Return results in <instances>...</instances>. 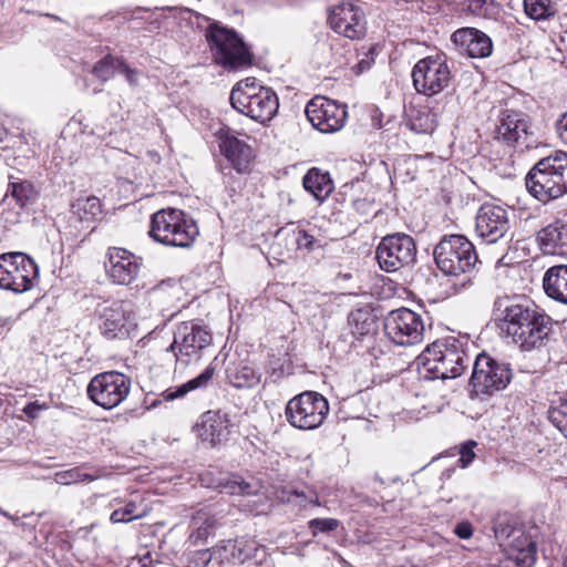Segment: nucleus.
I'll return each mask as SVG.
<instances>
[{"label": "nucleus", "mask_w": 567, "mask_h": 567, "mask_svg": "<svg viewBox=\"0 0 567 567\" xmlns=\"http://www.w3.org/2000/svg\"><path fill=\"white\" fill-rule=\"evenodd\" d=\"M501 329L523 350L544 344L553 328L551 318L527 300L498 299L495 302Z\"/></svg>", "instance_id": "1"}, {"label": "nucleus", "mask_w": 567, "mask_h": 567, "mask_svg": "<svg viewBox=\"0 0 567 567\" xmlns=\"http://www.w3.org/2000/svg\"><path fill=\"white\" fill-rule=\"evenodd\" d=\"M467 350L468 338L464 336H449L436 340L417 355V371L426 380L458 378L471 364Z\"/></svg>", "instance_id": "2"}, {"label": "nucleus", "mask_w": 567, "mask_h": 567, "mask_svg": "<svg viewBox=\"0 0 567 567\" xmlns=\"http://www.w3.org/2000/svg\"><path fill=\"white\" fill-rule=\"evenodd\" d=\"M528 193L542 203L567 194V153L557 151L540 158L525 178Z\"/></svg>", "instance_id": "3"}, {"label": "nucleus", "mask_w": 567, "mask_h": 567, "mask_svg": "<svg viewBox=\"0 0 567 567\" xmlns=\"http://www.w3.org/2000/svg\"><path fill=\"white\" fill-rule=\"evenodd\" d=\"M229 101L237 112L261 124L272 120L279 107L276 92L259 84L255 78L237 82L230 92Z\"/></svg>", "instance_id": "4"}, {"label": "nucleus", "mask_w": 567, "mask_h": 567, "mask_svg": "<svg viewBox=\"0 0 567 567\" xmlns=\"http://www.w3.org/2000/svg\"><path fill=\"white\" fill-rule=\"evenodd\" d=\"M148 234L152 239L165 246L186 248L194 243L198 228L184 212L168 208L152 215Z\"/></svg>", "instance_id": "5"}, {"label": "nucleus", "mask_w": 567, "mask_h": 567, "mask_svg": "<svg viewBox=\"0 0 567 567\" xmlns=\"http://www.w3.org/2000/svg\"><path fill=\"white\" fill-rule=\"evenodd\" d=\"M513 378L511 364L482 352L476 355L468 388L472 399H487L507 388Z\"/></svg>", "instance_id": "6"}, {"label": "nucleus", "mask_w": 567, "mask_h": 567, "mask_svg": "<svg viewBox=\"0 0 567 567\" xmlns=\"http://www.w3.org/2000/svg\"><path fill=\"white\" fill-rule=\"evenodd\" d=\"M213 334L207 326L184 321L176 326L173 342L166 348L175 358V370L198 362L203 352L212 344Z\"/></svg>", "instance_id": "7"}, {"label": "nucleus", "mask_w": 567, "mask_h": 567, "mask_svg": "<svg viewBox=\"0 0 567 567\" xmlns=\"http://www.w3.org/2000/svg\"><path fill=\"white\" fill-rule=\"evenodd\" d=\"M434 260L449 276H460L473 269L478 261L474 245L463 235H445L436 244Z\"/></svg>", "instance_id": "8"}, {"label": "nucleus", "mask_w": 567, "mask_h": 567, "mask_svg": "<svg viewBox=\"0 0 567 567\" xmlns=\"http://www.w3.org/2000/svg\"><path fill=\"white\" fill-rule=\"evenodd\" d=\"M206 39L214 61L226 70H237L251 64V54L243 39L231 29L210 24Z\"/></svg>", "instance_id": "9"}, {"label": "nucleus", "mask_w": 567, "mask_h": 567, "mask_svg": "<svg viewBox=\"0 0 567 567\" xmlns=\"http://www.w3.org/2000/svg\"><path fill=\"white\" fill-rule=\"evenodd\" d=\"M329 411V402L321 393L303 391L287 402L285 417L292 427L311 431L323 424Z\"/></svg>", "instance_id": "10"}, {"label": "nucleus", "mask_w": 567, "mask_h": 567, "mask_svg": "<svg viewBox=\"0 0 567 567\" xmlns=\"http://www.w3.org/2000/svg\"><path fill=\"white\" fill-rule=\"evenodd\" d=\"M411 76L415 91L425 96H434L443 92L451 86L454 78L444 53L419 60L412 69Z\"/></svg>", "instance_id": "11"}, {"label": "nucleus", "mask_w": 567, "mask_h": 567, "mask_svg": "<svg viewBox=\"0 0 567 567\" xmlns=\"http://www.w3.org/2000/svg\"><path fill=\"white\" fill-rule=\"evenodd\" d=\"M39 278V267L24 252L0 255V287L16 293L25 292L34 287Z\"/></svg>", "instance_id": "12"}, {"label": "nucleus", "mask_w": 567, "mask_h": 567, "mask_svg": "<svg viewBox=\"0 0 567 567\" xmlns=\"http://www.w3.org/2000/svg\"><path fill=\"white\" fill-rule=\"evenodd\" d=\"M131 378L118 371L96 374L87 384L89 399L96 405L112 410L118 406L130 394Z\"/></svg>", "instance_id": "13"}, {"label": "nucleus", "mask_w": 567, "mask_h": 567, "mask_svg": "<svg viewBox=\"0 0 567 567\" xmlns=\"http://www.w3.org/2000/svg\"><path fill=\"white\" fill-rule=\"evenodd\" d=\"M383 329L391 342L402 347L419 344L425 332L422 316L405 307L390 311L383 320Z\"/></svg>", "instance_id": "14"}, {"label": "nucleus", "mask_w": 567, "mask_h": 567, "mask_svg": "<svg viewBox=\"0 0 567 567\" xmlns=\"http://www.w3.org/2000/svg\"><path fill=\"white\" fill-rule=\"evenodd\" d=\"M96 313L100 332L107 340L128 337L135 326V309L130 300L103 301L99 303Z\"/></svg>", "instance_id": "15"}, {"label": "nucleus", "mask_w": 567, "mask_h": 567, "mask_svg": "<svg viewBox=\"0 0 567 567\" xmlns=\"http://www.w3.org/2000/svg\"><path fill=\"white\" fill-rule=\"evenodd\" d=\"M416 251V244L410 235L395 233L381 239L377 247L375 258L383 271L395 272L413 265Z\"/></svg>", "instance_id": "16"}, {"label": "nucleus", "mask_w": 567, "mask_h": 567, "mask_svg": "<svg viewBox=\"0 0 567 567\" xmlns=\"http://www.w3.org/2000/svg\"><path fill=\"white\" fill-rule=\"evenodd\" d=\"M305 113L311 125L324 134L340 131L348 116L346 105L324 96L312 97L307 103Z\"/></svg>", "instance_id": "17"}, {"label": "nucleus", "mask_w": 567, "mask_h": 567, "mask_svg": "<svg viewBox=\"0 0 567 567\" xmlns=\"http://www.w3.org/2000/svg\"><path fill=\"white\" fill-rule=\"evenodd\" d=\"M475 231L486 244H495L506 238L511 241L513 234L508 212L497 205H482L476 214Z\"/></svg>", "instance_id": "18"}, {"label": "nucleus", "mask_w": 567, "mask_h": 567, "mask_svg": "<svg viewBox=\"0 0 567 567\" xmlns=\"http://www.w3.org/2000/svg\"><path fill=\"white\" fill-rule=\"evenodd\" d=\"M106 272L116 285H131L138 277L143 258L125 248L111 247L107 250Z\"/></svg>", "instance_id": "19"}, {"label": "nucleus", "mask_w": 567, "mask_h": 567, "mask_svg": "<svg viewBox=\"0 0 567 567\" xmlns=\"http://www.w3.org/2000/svg\"><path fill=\"white\" fill-rule=\"evenodd\" d=\"M262 547L256 539L248 536L236 537L235 539L223 540L209 549V558L240 565L252 559Z\"/></svg>", "instance_id": "20"}, {"label": "nucleus", "mask_w": 567, "mask_h": 567, "mask_svg": "<svg viewBox=\"0 0 567 567\" xmlns=\"http://www.w3.org/2000/svg\"><path fill=\"white\" fill-rule=\"evenodd\" d=\"M528 116L515 110H504L498 115V124L495 130V137L508 145H520L527 147L529 134Z\"/></svg>", "instance_id": "21"}, {"label": "nucleus", "mask_w": 567, "mask_h": 567, "mask_svg": "<svg viewBox=\"0 0 567 567\" xmlns=\"http://www.w3.org/2000/svg\"><path fill=\"white\" fill-rule=\"evenodd\" d=\"M328 22L333 31L351 40L360 39L365 32L363 12L351 3L333 7Z\"/></svg>", "instance_id": "22"}, {"label": "nucleus", "mask_w": 567, "mask_h": 567, "mask_svg": "<svg viewBox=\"0 0 567 567\" xmlns=\"http://www.w3.org/2000/svg\"><path fill=\"white\" fill-rule=\"evenodd\" d=\"M219 140L220 152L230 166L239 174L249 172L254 158L251 147L229 132L221 134Z\"/></svg>", "instance_id": "23"}, {"label": "nucleus", "mask_w": 567, "mask_h": 567, "mask_svg": "<svg viewBox=\"0 0 567 567\" xmlns=\"http://www.w3.org/2000/svg\"><path fill=\"white\" fill-rule=\"evenodd\" d=\"M536 239L544 255L567 256V221L556 218L537 233Z\"/></svg>", "instance_id": "24"}, {"label": "nucleus", "mask_w": 567, "mask_h": 567, "mask_svg": "<svg viewBox=\"0 0 567 567\" xmlns=\"http://www.w3.org/2000/svg\"><path fill=\"white\" fill-rule=\"evenodd\" d=\"M452 41L471 58H486L493 50L489 37L473 28L456 30L452 34Z\"/></svg>", "instance_id": "25"}, {"label": "nucleus", "mask_w": 567, "mask_h": 567, "mask_svg": "<svg viewBox=\"0 0 567 567\" xmlns=\"http://www.w3.org/2000/svg\"><path fill=\"white\" fill-rule=\"evenodd\" d=\"M197 427L200 439L213 445L227 441L230 434L228 416L220 411L205 412Z\"/></svg>", "instance_id": "26"}, {"label": "nucleus", "mask_w": 567, "mask_h": 567, "mask_svg": "<svg viewBox=\"0 0 567 567\" xmlns=\"http://www.w3.org/2000/svg\"><path fill=\"white\" fill-rule=\"evenodd\" d=\"M216 526V515L209 507L196 511L190 517L192 533L189 535V540L194 545L206 543L208 537L214 534Z\"/></svg>", "instance_id": "27"}, {"label": "nucleus", "mask_w": 567, "mask_h": 567, "mask_svg": "<svg viewBox=\"0 0 567 567\" xmlns=\"http://www.w3.org/2000/svg\"><path fill=\"white\" fill-rule=\"evenodd\" d=\"M543 286L548 297L567 305V266L550 267L544 276Z\"/></svg>", "instance_id": "28"}, {"label": "nucleus", "mask_w": 567, "mask_h": 567, "mask_svg": "<svg viewBox=\"0 0 567 567\" xmlns=\"http://www.w3.org/2000/svg\"><path fill=\"white\" fill-rule=\"evenodd\" d=\"M348 323L355 338L372 337L379 329L378 318L369 308H358L351 311Z\"/></svg>", "instance_id": "29"}, {"label": "nucleus", "mask_w": 567, "mask_h": 567, "mask_svg": "<svg viewBox=\"0 0 567 567\" xmlns=\"http://www.w3.org/2000/svg\"><path fill=\"white\" fill-rule=\"evenodd\" d=\"M303 187L313 195L317 200H324L333 190V182L328 172L312 167L302 179Z\"/></svg>", "instance_id": "30"}, {"label": "nucleus", "mask_w": 567, "mask_h": 567, "mask_svg": "<svg viewBox=\"0 0 567 567\" xmlns=\"http://www.w3.org/2000/svg\"><path fill=\"white\" fill-rule=\"evenodd\" d=\"M227 378L235 388L250 389L260 383L261 372L250 363L239 362L231 368H227Z\"/></svg>", "instance_id": "31"}, {"label": "nucleus", "mask_w": 567, "mask_h": 567, "mask_svg": "<svg viewBox=\"0 0 567 567\" xmlns=\"http://www.w3.org/2000/svg\"><path fill=\"white\" fill-rule=\"evenodd\" d=\"M39 194L32 183L28 181H13L10 177L3 200L9 205L13 200L20 208H24L34 204Z\"/></svg>", "instance_id": "32"}, {"label": "nucleus", "mask_w": 567, "mask_h": 567, "mask_svg": "<svg viewBox=\"0 0 567 567\" xmlns=\"http://www.w3.org/2000/svg\"><path fill=\"white\" fill-rule=\"evenodd\" d=\"M215 374V368L209 364L199 375L187 381L184 384L176 386L175 389L169 388L166 389L162 395L165 401H173L175 399L182 398L186 395L188 392L206 388L208 383L212 381Z\"/></svg>", "instance_id": "33"}, {"label": "nucleus", "mask_w": 567, "mask_h": 567, "mask_svg": "<svg viewBox=\"0 0 567 567\" xmlns=\"http://www.w3.org/2000/svg\"><path fill=\"white\" fill-rule=\"evenodd\" d=\"M71 212L81 221H92L101 214L102 205L96 196H89L73 202Z\"/></svg>", "instance_id": "34"}, {"label": "nucleus", "mask_w": 567, "mask_h": 567, "mask_svg": "<svg viewBox=\"0 0 567 567\" xmlns=\"http://www.w3.org/2000/svg\"><path fill=\"white\" fill-rule=\"evenodd\" d=\"M408 125L415 133L431 134L437 126L436 115L429 109L415 110L411 113Z\"/></svg>", "instance_id": "35"}, {"label": "nucleus", "mask_w": 567, "mask_h": 567, "mask_svg": "<svg viewBox=\"0 0 567 567\" xmlns=\"http://www.w3.org/2000/svg\"><path fill=\"white\" fill-rule=\"evenodd\" d=\"M221 493L230 494V495H255L257 494L259 487L257 484H251L243 480L240 476H231L218 484Z\"/></svg>", "instance_id": "36"}, {"label": "nucleus", "mask_w": 567, "mask_h": 567, "mask_svg": "<svg viewBox=\"0 0 567 567\" xmlns=\"http://www.w3.org/2000/svg\"><path fill=\"white\" fill-rule=\"evenodd\" d=\"M120 65V58L106 54L93 65L91 72L102 83H105L114 76L115 72L118 71Z\"/></svg>", "instance_id": "37"}, {"label": "nucleus", "mask_w": 567, "mask_h": 567, "mask_svg": "<svg viewBox=\"0 0 567 567\" xmlns=\"http://www.w3.org/2000/svg\"><path fill=\"white\" fill-rule=\"evenodd\" d=\"M524 10L534 20H547L556 13L550 0H524Z\"/></svg>", "instance_id": "38"}, {"label": "nucleus", "mask_w": 567, "mask_h": 567, "mask_svg": "<svg viewBox=\"0 0 567 567\" xmlns=\"http://www.w3.org/2000/svg\"><path fill=\"white\" fill-rule=\"evenodd\" d=\"M97 476L83 473L81 467H73L66 471L56 472L53 476L55 483L60 485H71L81 482H93Z\"/></svg>", "instance_id": "39"}, {"label": "nucleus", "mask_w": 567, "mask_h": 567, "mask_svg": "<svg viewBox=\"0 0 567 567\" xmlns=\"http://www.w3.org/2000/svg\"><path fill=\"white\" fill-rule=\"evenodd\" d=\"M340 520L337 518H312L308 522V529L313 537L319 534H330L337 530L340 526Z\"/></svg>", "instance_id": "40"}, {"label": "nucleus", "mask_w": 567, "mask_h": 567, "mask_svg": "<svg viewBox=\"0 0 567 567\" xmlns=\"http://www.w3.org/2000/svg\"><path fill=\"white\" fill-rule=\"evenodd\" d=\"M161 25L157 19H153L152 16L138 17L132 16L128 20V29L132 31H144L148 33L157 32Z\"/></svg>", "instance_id": "41"}, {"label": "nucleus", "mask_w": 567, "mask_h": 567, "mask_svg": "<svg viewBox=\"0 0 567 567\" xmlns=\"http://www.w3.org/2000/svg\"><path fill=\"white\" fill-rule=\"evenodd\" d=\"M287 501L288 502H295L299 506H306L307 503L319 506V498L315 491L312 489H298V488H291L287 491Z\"/></svg>", "instance_id": "42"}, {"label": "nucleus", "mask_w": 567, "mask_h": 567, "mask_svg": "<svg viewBox=\"0 0 567 567\" xmlns=\"http://www.w3.org/2000/svg\"><path fill=\"white\" fill-rule=\"evenodd\" d=\"M136 504L128 502L123 508H118L112 512L110 520L114 524L117 523H130L134 519H138L142 515H135Z\"/></svg>", "instance_id": "43"}, {"label": "nucleus", "mask_w": 567, "mask_h": 567, "mask_svg": "<svg viewBox=\"0 0 567 567\" xmlns=\"http://www.w3.org/2000/svg\"><path fill=\"white\" fill-rule=\"evenodd\" d=\"M537 560V545L529 540L527 545L518 551L516 563L518 566L533 567Z\"/></svg>", "instance_id": "44"}, {"label": "nucleus", "mask_w": 567, "mask_h": 567, "mask_svg": "<svg viewBox=\"0 0 567 567\" xmlns=\"http://www.w3.org/2000/svg\"><path fill=\"white\" fill-rule=\"evenodd\" d=\"M295 241L298 249H306L307 251H313L321 247V244L307 230L298 229L295 233Z\"/></svg>", "instance_id": "45"}, {"label": "nucleus", "mask_w": 567, "mask_h": 567, "mask_svg": "<svg viewBox=\"0 0 567 567\" xmlns=\"http://www.w3.org/2000/svg\"><path fill=\"white\" fill-rule=\"evenodd\" d=\"M476 445H477V443L475 441L471 440V441L465 442L461 446L458 463L461 464V466L463 468L467 467L475 458L474 447Z\"/></svg>", "instance_id": "46"}, {"label": "nucleus", "mask_w": 567, "mask_h": 567, "mask_svg": "<svg viewBox=\"0 0 567 567\" xmlns=\"http://www.w3.org/2000/svg\"><path fill=\"white\" fill-rule=\"evenodd\" d=\"M48 409H49V405L47 403H40L39 401H33V402L28 403L22 409V412L25 414V416L29 420H35L39 417V415L42 411H45Z\"/></svg>", "instance_id": "47"}, {"label": "nucleus", "mask_w": 567, "mask_h": 567, "mask_svg": "<svg viewBox=\"0 0 567 567\" xmlns=\"http://www.w3.org/2000/svg\"><path fill=\"white\" fill-rule=\"evenodd\" d=\"M117 72L122 73L131 85H137L138 72L134 69H131L122 59Z\"/></svg>", "instance_id": "48"}, {"label": "nucleus", "mask_w": 567, "mask_h": 567, "mask_svg": "<svg viewBox=\"0 0 567 567\" xmlns=\"http://www.w3.org/2000/svg\"><path fill=\"white\" fill-rule=\"evenodd\" d=\"M556 130L560 142L567 145V111L557 120Z\"/></svg>", "instance_id": "49"}, {"label": "nucleus", "mask_w": 567, "mask_h": 567, "mask_svg": "<svg viewBox=\"0 0 567 567\" xmlns=\"http://www.w3.org/2000/svg\"><path fill=\"white\" fill-rule=\"evenodd\" d=\"M454 533L461 539H468L473 535V527L468 522H461L455 526Z\"/></svg>", "instance_id": "50"}, {"label": "nucleus", "mask_w": 567, "mask_h": 567, "mask_svg": "<svg viewBox=\"0 0 567 567\" xmlns=\"http://www.w3.org/2000/svg\"><path fill=\"white\" fill-rule=\"evenodd\" d=\"M158 554H153L151 551H146L145 554L138 557V563L142 567H154L156 563H158Z\"/></svg>", "instance_id": "51"}, {"label": "nucleus", "mask_w": 567, "mask_h": 567, "mask_svg": "<svg viewBox=\"0 0 567 567\" xmlns=\"http://www.w3.org/2000/svg\"><path fill=\"white\" fill-rule=\"evenodd\" d=\"M374 54H375V49L370 48L369 52L365 54V58L361 59L358 63V69L360 72H363L371 66V64L374 61Z\"/></svg>", "instance_id": "52"}, {"label": "nucleus", "mask_w": 567, "mask_h": 567, "mask_svg": "<svg viewBox=\"0 0 567 567\" xmlns=\"http://www.w3.org/2000/svg\"><path fill=\"white\" fill-rule=\"evenodd\" d=\"M377 484L379 485H384L385 482L384 480L378 474V473H374L370 478H369V485L372 487L373 491H378L377 488Z\"/></svg>", "instance_id": "53"}, {"label": "nucleus", "mask_w": 567, "mask_h": 567, "mask_svg": "<svg viewBox=\"0 0 567 567\" xmlns=\"http://www.w3.org/2000/svg\"><path fill=\"white\" fill-rule=\"evenodd\" d=\"M486 0H468V10L477 12L485 4Z\"/></svg>", "instance_id": "54"}, {"label": "nucleus", "mask_w": 567, "mask_h": 567, "mask_svg": "<svg viewBox=\"0 0 567 567\" xmlns=\"http://www.w3.org/2000/svg\"><path fill=\"white\" fill-rule=\"evenodd\" d=\"M375 540V536L371 533H364L358 536V542L361 544H372Z\"/></svg>", "instance_id": "55"}, {"label": "nucleus", "mask_w": 567, "mask_h": 567, "mask_svg": "<svg viewBox=\"0 0 567 567\" xmlns=\"http://www.w3.org/2000/svg\"><path fill=\"white\" fill-rule=\"evenodd\" d=\"M424 272L432 274V272H433V270H432L430 267H427V268H425V269H420V275H422V276H423V275H424Z\"/></svg>", "instance_id": "56"}, {"label": "nucleus", "mask_w": 567, "mask_h": 567, "mask_svg": "<svg viewBox=\"0 0 567 567\" xmlns=\"http://www.w3.org/2000/svg\"><path fill=\"white\" fill-rule=\"evenodd\" d=\"M100 92H102V89H101V87H95V89H93V93H94V94H97V93H100Z\"/></svg>", "instance_id": "57"}, {"label": "nucleus", "mask_w": 567, "mask_h": 567, "mask_svg": "<svg viewBox=\"0 0 567 567\" xmlns=\"http://www.w3.org/2000/svg\"><path fill=\"white\" fill-rule=\"evenodd\" d=\"M0 514H1V515H3V516H6V517H8V516H9V514H8L6 511H3L1 507H0Z\"/></svg>", "instance_id": "58"}, {"label": "nucleus", "mask_w": 567, "mask_h": 567, "mask_svg": "<svg viewBox=\"0 0 567 567\" xmlns=\"http://www.w3.org/2000/svg\"><path fill=\"white\" fill-rule=\"evenodd\" d=\"M47 17H49L51 19H54V20H59V18L56 16H53V14H47Z\"/></svg>", "instance_id": "59"}, {"label": "nucleus", "mask_w": 567, "mask_h": 567, "mask_svg": "<svg viewBox=\"0 0 567 567\" xmlns=\"http://www.w3.org/2000/svg\"><path fill=\"white\" fill-rule=\"evenodd\" d=\"M4 134L3 130L0 128V141H2V135Z\"/></svg>", "instance_id": "60"}]
</instances>
